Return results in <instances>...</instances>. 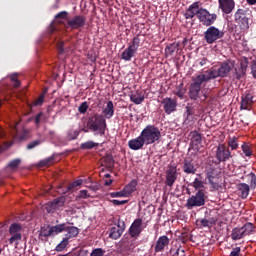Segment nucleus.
I'll return each mask as SVG.
<instances>
[{
  "instance_id": "412c9836",
  "label": "nucleus",
  "mask_w": 256,
  "mask_h": 256,
  "mask_svg": "<svg viewBox=\"0 0 256 256\" xmlns=\"http://www.w3.org/2000/svg\"><path fill=\"white\" fill-rule=\"evenodd\" d=\"M169 245V238L167 236H161L156 241V245L154 247V251L156 253H161V251H164L165 247Z\"/></svg>"
},
{
  "instance_id": "de8ad7c7",
  "label": "nucleus",
  "mask_w": 256,
  "mask_h": 256,
  "mask_svg": "<svg viewBox=\"0 0 256 256\" xmlns=\"http://www.w3.org/2000/svg\"><path fill=\"white\" fill-rule=\"evenodd\" d=\"M229 256H241V247L233 248Z\"/></svg>"
},
{
  "instance_id": "c03bdc74",
  "label": "nucleus",
  "mask_w": 256,
  "mask_h": 256,
  "mask_svg": "<svg viewBox=\"0 0 256 256\" xmlns=\"http://www.w3.org/2000/svg\"><path fill=\"white\" fill-rule=\"evenodd\" d=\"M20 163H21V160L16 159V160H13L12 162H10V163L8 164V167H9L10 169H17V167H19Z\"/></svg>"
},
{
  "instance_id": "aec40b11",
  "label": "nucleus",
  "mask_w": 256,
  "mask_h": 256,
  "mask_svg": "<svg viewBox=\"0 0 256 256\" xmlns=\"http://www.w3.org/2000/svg\"><path fill=\"white\" fill-rule=\"evenodd\" d=\"M162 103L164 105V111L167 115H171V113L177 109V101L171 98H165Z\"/></svg>"
},
{
  "instance_id": "f704fd0d",
  "label": "nucleus",
  "mask_w": 256,
  "mask_h": 256,
  "mask_svg": "<svg viewBox=\"0 0 256 256\" xmlns=\"http://www.w3.org/2000/svg\"><path fill=\"white\" fill-rule=\"evenodd\" d=\"M193 187L196 191H203V181L199 180V178H196L193 182Z\"/></svg>"
},
{
  "instance_id": "cd10ccee",
  "label": "nucleus",
  "mask_w": 256,
  "mask_h": 256,
  "mask_svg": "<svg viewBox=\"0 0 256 256\" xmlns=\"http://www.w3.org/2000/svg\"><path fill=\"white\" fill-rule=\"evenodd\" d=\"M65 229H67V224H65V223L50 227L52 237H55V235H59V233H63V231H65Z\"/></svg>"
},
{
  "instance_id": "c85d7f7f",
  "label": "nucleus",
  "mask_w": 256,
  "mask_h": 256,
  "mask_svg": "<svg viewBox=\"0 0 256 256\" xmlns=\"http://www.w3.org/2000/svg\"><path fill=\"white\" fill-rule=\"evenodd\" d=\"M191 137V145L192 147H198V145H201V134H199L197 131L190 133Z\"/></svg>"
},
{
  "instance_id": "c9c22d12",
  "label": "nucleus",
  "mask_w": 256,
  "mask_h": 256,
  "mask_svg": "<svg viewBox=\"0 0 256 256\" xmlns=\"http://www.w3.org/2000/svg\"><path fill=\"white\" fill-rule=\"evenodd\" d=\"M242 151L246 157H251L253 155V151L251 150V146L248 144L242 145Z\"/></svg>"
},
{
  "instance_id": "7c9ffc66",
  "label": "nucleus",
  "mask_w": 256,
  "mask_h": 256,
  "mask_svg": "<svg viewBox=\"0 0 256 256\" xmlns=\"http://www.w3.org/2000/svg\"><path fill=\"white\" fill-rule=\"evenodd\" d=\"M215 223H217V220H215V219H211V220H207V219L197 220V225H200V227H211L212 225H215Z\"/></svg>"
},
{
  "instance_id": "7ed1b4c3",
  "label": "nucleus",
  "mask_w": 256,
  "mask_h": 256,
  "mask_svg": "<svg viewBox=\"0 0 256 256\" xmlns=\"http://www.w3.org/2000/svg\"><path fill=\"white\" fill-rule=\"evenodd\" d=\"M207 81L211 80L205 72L192 78V83L189 88V97L192 99V101H197V99H199V94L201 93V85H203V83H207Z\"/></svg>"
},
{
  "instance_id": "37998d69",
  "label": "nucleus",
  "mask_w": 256,
  "mask_h": 256,
  "mask_svg": "<svg viewBox=\"0 0 256 256\" xmlns=\"http://www.w3.org/2000/svg\"><path fill=\"white\" fill-rule=\"evenodd\" d=\"M89 109V104H87V102H83L79 108L78 111L79 113H87V110Z\"/></svg>"
},
{
  "instance_id": "69168bd1",
  "label": "nucleus",
  "mask_w": 256,
  "mask_h": 256,
  "mask_svg": "<svg viewBox=\"0 0 256 256\" xmlns=\"http://www.w3.org/2000/svg\"><path fill=\"white\" fill-rule=\"evenodd\" d=\"M111 183H113V180H107V181L105 182V185H106L107 187H109V185H111Z\"/></svg>"
},
{
  "instance_id": "f8f14e48",
  "label": "nucleus",
  "mask_w": 256,
  "mask_h": 256,
  "mask_svg": "<svg viewBox=\"0 0 256 256\" xmlns=\"http://www.w3.org/2000/svg\"><path fill=\"white\" fill-rule=\"evenodd\" d=\"M145 227L147 226L143 224V219H135L129 228L130 237H139V235H141L145 230Z\"/></svg>"
},
{
  "instance_id": "473e14b6",
  "label": "nucleus",
  "mask_w": 256,
  "mask_h": 256,
  "mask_svg": "<svg viewBox=\"0 0 256 256\" xmlns=\"http://www.w3.org/2000/svg\"><path fill=\"white\" fill-rule=\"evenodd\" d=\"M228 146L232 149V151H235L239 148V143L237 142V138L232 137L228 140Z\"/></svg>"
},
{
  "instance_id": "f03ea898",
  "label": "nucleus",
  "mask_w": 256,
  "mask_h": 256,
  "mask_svg": "<svg viewBox=\"0 0 256 256\" xmlns=\"http://www.w3.org/2000/svg\"><path fill=\"white\" fill-rule=\"evenodd\" d=\"M235 69V61L228 60L223 62L220 67H212L210 70L204 72L207 77L211 79H217V77H227Z\"/></svg>"
},
{
  "instance_id": "f3484780",
  "label": "nucleus",
  "mask_w": 256,
  "mask_h": 256,
  "mask_svg": "<svg viewBox=\"0 0 256 256\" xmlns=\"http://www.w3.org/2000/svg\"><path fill=\"white\" fill-rule=\"evenodd\" d=\"M175 181H177V167L170 166L166 172V185L173 187Z\"/></svg>"
},
{
  "instance_id": "49530a36",
  "label": "nucleus",
  "mask_w": 256,
  "mask_h": 256,
  "mask_svg": "<svg viewBox=\"0 0 256 256\" xmlns=\"http://www.w3.org/2000/svg\"><path fill=\"white\" fill-rule=\"evenodd\" d=\"M56 19H62L60 23H65L67 19V12H60L59 14L56 15Z\"/></svg>"
},
{
  "instance_id": "680f3d73",
  "label": "nucleus",
  "mask_w": 256,
  "mask_h": 256,
  "mask_svg": "<svg viewBox=\"0 0 256 256\" xmlns=\"http://www.w3.org/2000/svg\"><path fill=\"white\" fill-rule=\"evenodd\" d=\"M58 49L60 53H63V42H60V45H58Z\"/></svg>"
},
{
  "instance_id": "58836bf2",
  "label": "nucleus",
  "mask_w": 256,
  "mask_h": 256,
  "mask_svg": "<svg viewBox=\"0 0 256 256\" xmlns=\"http://www.w3.org/2000/svg\"><path fill=\"white\" fill-rule=\"evenodd\" d=\"M99 144L93 141L85 142L81 145L82 149H93V147H97Z\"/></svg>"
},
{
  "instance_id": "864d4df0",
  "label": "nucleus",
  "mask_w": 256,
  "mask_h": 256,
  "mask_svg": "<svg viewBox=\"0 0 256 256\" xmlns=\"http://www.w3.org/2000/svg\"><path fill=\"white\" fill-rule=\"evenodd\" d=\"M111 203H113V205H125L127 203V200H122V201H119V200H112Z\"/></svg>"
},
{
  "instance_id": "393cba45",
  "label": "nucleus",
  "mask_w": 256,
  "mask_h": 256,
  "mask_svg": "<svg viewBox=\"0 0 256 256\" xmlns=\"http://www.w3.org/2000/svg\"><path fill=\"white\" fill-rule=\"evenodd\" d=\"M65 231H67V234L64 239H67L68 241L69 239H73V237H77V235H79V228L75 226L66 225Z\"/></svg>"
},
{
  "instance_id": "423d86ee",
  "label": "nucleus",
  "mask_w": 256,
  "mask_h": 256,
  "mask_svg": "<svg viewBox=\"0 0 256 256\" xmlns=\"http://www.w3.org/2000/svg\"><path fill=\"white\" fill-rule=\"evenodd\" d=\"M253 233H255V225L248 222L241 228H234L231 233V239L233 241H239V239H243L246 235H253Z\"/></svg>"
},
{
  "instance_id": "4468645a",
  "label": "nucleus",
  "mask_w": 256,
  "mask_h": 256,
  "mask_svg": "<svg viewBox=\"0 0 256 256\" xmlns=\"http://www.w3.org/2000/svg\"><path fill=\"white\" fill-rule=\"evenodd\" d=\"M65 196H60L58 198H55L52 202H49L45 205V209L47 213H53L56 209H59L60 207H63L65 205Z\"/></svg>"
},
{
  "instance_id": "6e6552de",
  "label": "nucleus",
  "mask_w": 256,
  "mask_h": 256,
  "mask_svg": "<svg viewBox=\"0 0 256 256\" xmlns=\"http://www.w3.org/2000/svg\"><path fill=\"white\" fill-rule=\"evenodd\" d=\"M225 33L215 26H210L204 33L206 43L213 45L218 39H223Z\"/></svg>"
},
{
  "instance_id": "5fc2aeb1",
  "label": "nucleus",
  "mask_w": 256,
  "mask_h": 256,
  "mask_svg": "<svg viewBox=\"0 0 256 256\" xmlns=\"http://www.w3.org/2000/svg\"><path fill=\"white\" fill-rule=\"evenodd\" d=\"M252 74H253V77L256 78V57H255V59L253 60V63H252Z\"/></svg>"
},
{
  "instance_id": "9b49d317",
  "label": "nucleus",
  "mask_w": 256,
  "mask_h": 256,
  "mask_svg": "<svg viewBox=\"0 0 256 256\" xmlns=\"http://www.w3.org/2000/svg\"><path fill=\"white\" fill-rule=\"evenodd\" d=\"M231 158V150L225 144H219L216 148V159L220 161V163H225V161H229Z\"/></svg>"
},
{
  "instance_id": "79ce46f5",
  "label": "nucleus",
  "mask_w": 256,
  "mask_h": 256,
  "mask_svg": "<svg viewBox=\"0 0 256 256\" xmlns=\"http://www.w3.org/2000/svg\"><path fill=\"white\" fill-rule=\"evenodd\" d=\"M103 255H105V251L102 248H96L90 254V256H103Z\"/></svg>"
},
{
  "instance_id": "ea45409f",
  "label": "nucleus",
  "mask_w": 256,
  "mask_h": 256,
  "mask_svg": "<svg viewBox=\"0 0 256 256\" xmlns=\"http://www.w3.org/2000/svg\"><path fill=\"white\" fill-rule=\"evenodd\" d=\"M40 237H53V234L51 233V228H42L40 231Z\"/></svg>"
},
{
  "instance_id": "b1692460",
  "label": "nucleus",
  "mask_w": 256,
  "mask_h": 256,
  "mask_svg": "<svg viewBox=\"0 0 256 256\" xmlns=\"http://www.w3.org/2000/svg\"><path fill=\"white\" fill-rule=\"evenodd\" d=\"M137 50L130 48V46H128L121 54V59H123L124 61H131V59H133V56L136 55Z\"/></svg>"
},
{
  "instance_id": "a211bd4d",
  "label": "nucleus",
  "mask_w": 256,
  "mask_h": 256,
  "mask_svg": "<svg viewBox=\"0 0 256 256\" xmlns=\"http://www.w3.org/2000/svg\"><path fill=\"white\" fill-rule=\"evenodd\" d=\"M145 145V140L141 136V134L134 139L129 140L128 147L132 149V151H139V149H143Z\"/></svg>"
},
{
  "instance_id": "8fccbe9b",
  "label": "nucleus",
  "mask_w": 256,
  "mask_h": 256,
  "mask_svg": "<svg viewBox=\"0 0 256 256\" xmlns=\"http://www.w3.org/2000/svg\"><path fill=\"white\" fill-rule=\"evenodd\" d=\"M37 145H41V142L39 140H34L27 145V149H35Z\"/></svg>"
},
{
  "instance_id": "39448f33",
  "label": "nucleus",
  "mask_w": 256,
  "mask_h": 256,
  "mask_svg": "<svg viewBox=\"0 0 256 256\" xmlns=\"http://www.w3.org/2000/svg\"><path fill=\"white\" fill-rule=\"evenodd\" d=\"M246 177L248 179L249 184L239 183L236 185L238 195H239V197H241V199H247V197H249V191H251V189H255V187H256L255 174L250 173Z\"/></svg>"
},
{
  "instance_id": "a878e982",
  "label": "nucleus",
  "mask_w": 256,
  "mask_h": 256,
  "mask_svg": "<svg viewBox=\"0 0 256 256\" xmlns=\"http://www.w3.org/2000/svg\"><path fill=\"white\" fill-rule=\"evenodd\" d=\"M178 52H179V42H174L165 48L166 57H171L173 53H178Z\"/></svg>"
},
{
  "instance_id": "2f4dec72",
  "label": "nucleus",
  "mask_w": 256,
  "mask_h": 256,
  "mask_svg": "<svg viewBox=\"0 0 256 256\" xmlns=\"http://www.w3.org/2000/svg\"><path fill=\"white\" fill-rule=\"evenodd\" d=\"M69 245V240L67 238H63V240L56 246L55 251L57 253H61L64 249Z\"/></svg>"
},
{
  "instance_id": "13d9d810",
  "label": "nucleus",
  "mask_w": 256,
  "mask_h": 256,
  "mask_svg": "<svg viewBox=\"0 0 256 256\" xmlns=\"http://www.w3.org/2000/svg\"><path fill=\"white\" fill-rule=\"evenodd\" d=\"M9 147H11V144L9 143H6L4 146H0V153H3L5 149H9Z\"/></svg>"
},
{
  "instance_id": "bb28decb",
  "label": "nucleus",
  "mask_w": 256,
  "mask_h": 256,
  "mask_svg": "<svg viewBox=\"0 0 256 256\" xmlns=\"http://www.w3.org/2000/svg\"><path fill=\"white\" fill-rule=\"evenodd\" d=\"M251 105H253V96L251 94L242 97L241 109H250Z\"/></svg>"
},
{
  "instance_id": "1a4fd4ad",
  "label": "nucleus",
  "mask_w": 256,
  "mask_h": 256,
  "mask_svg": "<svg viewBox=\"0 0 256 256\" xmlns=\"http://www.w3.org/2000/svg\"><path fill=\"white\" fill-rule=\"evenodd\" d=\"M125 221L118 218L114 221L113 226L110 227L109 237L110 239H120L121 235L125 232Z\"/></svg>"
},
{
  "instance_id": "3c124183",
  "label": "nucleus",
  "mask_w": 256,
  "mask_h": 256,
  "mask_svg": "<svg viewBox=\"0 0 256 256\" xmlns=\"http://www.w3.org/2000/svg\"><path fill=\"white\" fill-rule=\"evenodd\" d=\"M51 161H53L52 158H47V159H45V160H42V161L40 162V166H41V167H45V166H47V165H51Z\"/></svg>"
},
{
  "instance_id": "4c0bfd02",
  "label": "nucleus",
  "mask_w": 256,
  "mask_h": 256,
  "mask_svg": "<svg viewBox=\"0 0 256 256\" xmlns=\"http://www.w3.org/2000/svg\"><path fill=\"white\" fill-rule=\"evenodd\" d=\"M141 43V39H139V37H134L132 40V44L128 47L134 49L135 51H137L139 49V44Z\"/></svg>"
},
{
  "instance_id": "9d476101",
  "label": "nucleus",
  "mask_w": 256,
  "mask_h": 256,
  "mask_svg": "<svg viewBox=\"0 0 256 256\" xmlns=\"http://www.w3.org/2000/svg\"><path fill=\"white\" fill-rule=\"evenodd\" d=\"M198 21L205 27H211L215 21H217V14H211L209 10L200 8L198 13Z\"/></svg>"
},
{
  "instance_id": "f257e3e1",
  "label": "nucleus",
  "mask_w": 256,
  "mask_h": 256,
  "mask_svg": "<svg viewBox=\"0 0 256 256\" xmlns=\"http://www.w3.org/2000/svg\"><path fill=\"white\" fill-rule=\"evenodd\" d=\"M115 115V106L113 101H108L106 106L102 108V115L96 114L90 121V129L98 135H105L107 122L105 119H111Z\"/></svg>"
},
{
  "instance_id": "4d7b16f0",
  "label": "nucleus",
  "mask_w": 256,
  "mask_h": 256,
  "mask_svg": "<svg viewBox=\"0 0 256 256\" xmlns=\"http://www.w3.org/2000/svg\"><path fill=\"white\" fill-rule=\"evenodd\" d=\"M177 97H179L180 99H183V97H185V90H179L176 92Z\"/></svg>"
},
{
  "instance_id": "a19ab883",
  "label": "nucleus",
  "mask_w": 256,
  "mask_h": 256,
  "mask_svg": "<svg viewBox=\"0 0 256 256\" xmlns=\"http://www.w3.org/2000/svg\"><path fill=\"white\" fill-rule=\"evenodd\" d=\"M81 185H83V180L82 179H78V180L74 181L73 183H71L68 186V191H71V189H74V187H79Z\"/></svg>"
},
{
  "instance_id": "72a5a7b5",
  "label": "nucleus",
  "mask_w": 256,
  "mask_h": 256,
  "mask_svg": "<svg viewBox=\"0 0 256 256\" xmlns=\"http://www.w3.org/2000/svg\"><path fill=\"white\" fill-rule=\"evenodd\" d=\"M208 180H209V183L212 184V187L214 189H219V187H221V184H219V178L208 176Z\"/></svg>"
},
{
  "instance_id": "bf43d9fd",
  "label": "nucleus",
  "mask_w": 256,
  "mask_h": 256,
  "mask_svg": "<svg viewBox=\"0 0 256 256\" xmlns=\"http://www.w3.org/2000/svg\"><path fill=\"white\" fill-rule=\"evenodd\" d=\"M43 114L42 113H39L36 117H35V123L36 125H39V123L41 122V116Z\"/></svg>"
},
{
  "instance_id": "4be33fe9",
  "label": "nucleus",
  "mask_w": 256,
  "mask_h": 256,
  "mask_svg": "<svg viewBox=\"0 0 256 256\" xmlns=\"http://www.w3.org/2000/svg\"><path fill=\"white\" fill-rule=\"evenodd\" d=\"M130 100L135 105H141V103H143V101H145V94L143 92L137 90L130 95Z\"/></svg>"
},
{
  "instance_id": "0e129e2a",
  "label": "nucleus",
  "mask_w": 256,
  "mask_h": 256,
  "mask_svg": "<svg viewBox=\"0 0 256 256\" xmlns=\"http://www.w3.org/2000/svg\"><path fill=\"white\" fill-rule=\"evenodd\" d=\"M247 3H249V5H255L256 0H247Z\"/></svg>"
},
{
  "instance_id": "6e6d98bb",
  "label": "nucleus",
  "mask_w": 256,
  "mask_h": 256,
  "mask_svg": "<svg viewBox=\"0 0 256 256\" xmlns=\"http://www.w3.org/2000/svg\"><path fill=\"white\" fill-rule=\"evenodd\" d=\"M241 15H243V9H238L235 13V19H241Z\"/></svg>"
},
{
  "instance_id": "a18cd8bd",
  "label": "nucleus",
  "mask_w": 256,
  "mask_h": 256,
  "mask_svg": "<svg viewBox=\"0 0 256 256\" xmlns=\"http://www.w3.org/2000/svg\"><path fill=\"white\" fill-rule=\"evenodd\" d=\"M10 79L13 82L14 87H19V85H21V82H19V80H17V74H12L10 76Z\"/></svg>"
},
{
  "instance_id": "5701e85b",
  "label": "nucleus",
  "mask_w": 256,
  "mask_h": 256,
  "mask_svg": "<svg viewBox=\"0 0 256 256\" xmlns=\"http://www.w3.org/2000/svg\"><path fill=\"white\" fill-rule=\"evenodd\" d=\"M123 190L127 197H131V195L137 191V180H132L123 188Z\"/></svg>"
},
{
  "instance_id": "e433bc0d",
  "label": "nucleus",
  "mask_w": 256,
  "mask_h": 256,
  "mask_svg": "<svg viewBox=\"0 0 256 256\" xmlns=\"http://www.w3.org/2000/svg\"><path fill=\"white\" fill-rule=\"evenodd\" d=\"M110 197H112V199L115 198H123V197H128L127 194L125 193V190H120L118 192H112L110 193Z\"/></svg>"
},
{
  "instance_id": "09e8293b",
  "label": "nucleus",
  "mask_w": 256,
  "mask_h": 256,
  "mask_svg": "<svg viewBox=\"0 0 256 256\" xmlns=\"http://www.w3.org/2000/svg\"><path fill=\"white\" fill-rule=\"evenodd\" d=\"M89 193L87 190H81L79 195L77 196V199H88Z\"/></svg>"
},
{
  "instance_id": "ddd939ff",
  "label": "nucleus",
  "mask_w": 256,
  "mask_h": 256,
  "mask_svg": "<svg viewBox=\"0 0 256 256\" xmlns=\"http://www.w3.org/2000/svg\"><path fill=\"white\" fill-rule=\"evenodd\" d=\"M87 19L83 15L75 16L74 18L67 21L65 24L66 29H80L84 27Z\"/></svg>"
},
{
  "instance_id": "338daca9",
  "label": "nucleus",
  "mask_w": 256,
  "mask_h": 256,
  "mask_svg": "<svg viewBox=\"0 0 256 256\" xmlns=\"http://www.w3.org/2000/svg\"><path fill=\"white\" fill-rule=\"evenodd\" d=\"M5 136V132L3 131V128H0V138Z\"/></svg>"
},
{
  "instance_id": "20e7f679",
  "label": "nucleus",
  "mask_w": 256,
  "mask_h": 256,
  "mask_svg": "<svg viewBox=\"0 0 256 256\" xmlns=\"http://www.w3.org/2000/svg\"><path fill=\"white\" fill-rule=\"evenodd\" d=\"M145 145H153L161 139V130L154 125L146 126L140 133Z\"/></svg>"
},
{
  "instance_id": "0eeeda50",
  "label": "nucleus",
  "mask_w": 256,
  "mask_h": 256,
  "mask_svg": "<svg viewBox=\"0 0 256 256\" xmlns=\"http://www.w3.org/2000/svg\"><path fill=\"white\" fill-rule=\"evenodd\" d=\"M205 199H207L205 190H199L195 195H192L187 199L185 207L188 209H193L194 207H203V205H205Z\"/></svg>"
},
{
  "instance_id": "2eb2a0df",
  "label": "nucleus",
  "mask_w": 256,
  "mask_h": 256,
  "mask_svg": "<svg viewBox=\"0 0 256 256\" xmlns=\"http://www.w3.org/2000/svg\"><path fill=\"white\" fill-rule=\"evenodd\" d=\"M21 226L18 223L11 224L9 228V233L11 235L10 243H16V241H21Z\"/></svg>"
},
{
  "instance_id": "603ef678",
  "label": "nucleus",
  "mask_w": 256,
  "mask_h": 256,
  "mask_svg": "<svg viewBox=\"0 0 256 256\" xmlns=\"http://www.w3.org/2000/svg\"><path fill=\"white\" fill-rule=\"evenodd\" d=\"M44 99H45L44 95L39 96V98L36 101H34V106L43 105Z\"/></svg>"
},
{
  "instance_id": "c756f323",
  "label": "nucleus",
  "mask_w": 256,
  "mask_h": 256,
  "mask_svg": "<svg viewBox=\"0 0 256 256\" xmlns=\"http://www.w3.org/2000/svg\"><path fill=\"white\" fill-rule=\"evenodd\" d=\"M184 173L195 175L197 172V169L195 168V165L189 161H185L184 163Z\"/></svg>"
},
{
  "instance_id": "e2e57ef3",
  "label": "nucleus",
  "mask_w": 256,
  "mask_h": 256,
  "mask_svg": "<svg viewBox=\"0 0 256 256\" xmlns=\"http://www.w3.org/2000/svg\"><path fill=\"white\" fill-rule=\"evenodd\" d=\"M206 63H207V59L203 58V59L200 61L201 67H203V65H205Z\"/></svg>"
},
{
  "instance_id": "dca6fc26",
  "label": "nucleus",
  "mask_w": 256,
  "mask_h": 256,
  "mask_svg": "<svg viewBox=\"0 0 256 256\" xmlns=\"http://www.w3.org/2000/svg\"><path fill=\"white\" fill-rule=\"evenodd\" d=\"M219 9H221L222 13L225 15H229L233 13L235 9V0H218Z\"/></svg>"
},
{
  "instance_id": "774afa93",
  "label": "nucleus",
  "mask_w": 256,
  "mask_h": 256,
  "mask_svg": "<svg viewBox=\"0 0 256 256\" xmlns=\"http://www.w3.org/2000/svg\"><path fill=\"white\" fill-rule=\"evenodd\" d=\"M109 161H110L109 167H111V165H113V159L110 158Z\"/></svg>"
},
{
  "instance_id": "6ab92c4d",
  "label": "nucleus",
  "mask_w": 256,
  "mask_h": 256,
  "mask_svg": "<svg viewBox=\"0 0 256 256\" xmlns=\"http://www.w3.org/2000/svg\"><path fill=\"white\" fill-rule=\"evenodd\" d=\"M201 12V8H199V2H194L185 12L186 19H193V17H197L199 19V13Z\"/></svg>"
},
{
  "instance_id": "052dcab7",
  "label": "nucleus",
  "mask_w": 256,
  "mask_h": 256,
  "mask_svg": "<svg viewBox=\"0 0 256 256\" xmlns=\"http://www.w3.org/2000/svg\"><path fill=\"white\" fill-rule=\"evenodd\" d=\"M176 255L185 256V250L178 249Z\"/></svg>"
}]
</instances>
